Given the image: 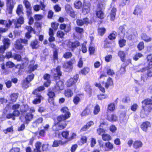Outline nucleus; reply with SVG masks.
Wrapping results in <instances>:
<instances>
[{"label": "nucleus", "instance_id": "f257e3e1", "mask_svg": "<svg viewBox=\"0 0 152 152\" xmlns=\"http://www.w3.org/2000/svg\"><path fill=\"white\" fill-rule=\"evenodd\" d=\"M60 111L64 114H61L56 117L57 122L54 123L52 128L53 130L55 132L64 129L67 125L66 120L71 116V113L67 107H63Z\"/></svg>", "mask_w": 152, "mask_h": 152}, {"label": "nucleus", "instance_id": "f03ea898", "mask_svg": "<svg viewBox=\"0 0 152 152\" xmlns=\"http://www.w3.org/2000/svg\"><path fill=\"white\" fill-rule=\"evenodd\" d=\"M23 9L21 4H18L17 7L16 12V14L19 16L17 20L12 19V20H9V23H7L6 27L9 28L10 27L12 23H13L15 28H18L20 27L21 25L24 22V18L23 16L24 14Z\"/></svg>", "mask_w": 152, "mask_h": 152}, {"label": "nucleus", "instance_id": "7ed1b4c3", "mask_svg": "<svg viewBox=\"0 0 152 152\" xmlns=\"http://www.w3.org/2000/svg\"><path fill=\"white\" fill-rule=\"evenodd\" d=\"M142 105V107L143 110L140 112L141 115L147 116L152 112V96L151 99L147 98L141 102Z\"/></svg>", "mask_w": 152, "mask_h": 152}, {"label": "nucleus", "instance_id": "20e7f679", "mask_svg": "<svg viewBox=\"0 0 152 152\" xmlns=\"http://www.w3.org/2000/svg\"><path fill=\"white\" fill-rule=\"evenodd\" d=\"M16 0H5L6 10L10 14L12 13L13 10L16 4Z\"/></svg>", "mask_w": 152, "mask_h": 152}, {"label": "nucleus", "instance_id": "39448f33", "mask_svg": "<svg viewBox=\"0 0 152 152\" xmlns=\"http://www.w3.org/2000/svg\"><path fill=\"white\" fill-rule=\"evenodd\" d=\"M79 78V75L76 74L74 75L72 77H71L66 81V86L67 87H70L72 86H75V88H76V83Z\"/></svg>", "mask_w": 152, "mask_h": 152}, {"label": "nucleus", "instance_id": "423d86ee", "mask_svg": "<svg viewBox=\"0 0 152 152\" xmlns=\"http://www.w3.org/2000/svg\"><path fill=\"white\" fill-rule=\"evenodd\" d=\"M34 77V75L33 74L28 75L25 79L23 80L22 83V87L25 88H28L30 83L33 79Z\"/></svg>", "mask_w": 152, "mask_h": 152}, {"label": "nucleus", "instance_id": "0eeeda50", "mask_svg": "<svg viewBox=\"0 0 152 152\" xmlns=\"http://www.w3.org/2000/svg\"><path fill=\"white\" fill-rule=\"evenodd\" d=\"M64 82L59 80L57 82L56 85L52 88V90L55 92L60 91L64 88Z\"/></svg>", "mask_w": 152, "mask_h": 152}, {"label": "nucleus", "instance_id": "6e6552de", "mask_svg": "<svg viewBox=\"0 0 152 152\" xmlns=\"http://www.w3.org/2000/svg\"><path fill=\"white\" fill-rule=\"evenodd\" d=\"M76 62L75 58H71L69 61L64 62L63 64V67L66 69H72L73 68V65Z\"/></svg>", "mask_w": 152, "mask_h": 152}, {"label": "nucleus", "instance_id": "1a4fd4ad", "mask_svg": "<svg viewBox=\"0 0 152 152\" xmlns=\"http://www.w3.org/2000/svg\"><path fill=\"white\" fill-rule=\"evenodd\" d=\"M91 5L89 2H83L82 8V12L84 15H86L89 13L90 10Z\"/></svg>", "mask_w": 152, "mask_h": 152}, {"label": "nucleus", "instance_id": "9d476101", "mask_svg": "<svg viewBox=\"0 0 152 152\" xmlns=\"http://www.w3.org/2000/svg\"><path fill=\"white\" fill-rule=\"evenodd\" d=\"M55 92L50 89L48 90L47 95L48 96V102L50 103L53 104L54 103L55 98L56 97Z\"/></svg>", "mask_w": 152, "mask_h": 152}, {"label": "nucleus", "instance_id": "9b49d317", "mask_svg": "<svg viewBox=\"0 0 152 152\" xmlns=\"http://www.w3.org/2000/svg\"><path fill=\"white\" fill-rule=\"evenodd\" d=\"M118 54L120 57L121 61L124 62H126L128 65L129 63H131V60L130 59H128L126 61V55L125 52L123 51L119 50L118 52Z\"/></svg>", "mask_w": 152, "mask_h": 152}, {"label": "nucleus", "instance_id": "f8f14e48", "mask_svg": "<svg viewBox=\"0 0 152 152\" xmlns=\"http://www.w3.org/2000/svg\"><path fill=\"white\" fill-rule=\"evenodd\" d=\"M69 134H58V136L59 138L63 140L65 139L68 141H70L76 137L77 136L76 134H72L70 137H69Z\"/></svg>", "mask_w": 152, "mask_h": 152}, {"label": "nucleus", "instance_id": "ddd939ff", "mask_svg": "<svg viewBox=\"0 0 152 152\" xmlns=\"http://www.w3.org/2000/svg\"><path fill=\"white\" fill-rule=\"evenodd\" d=\"M68 44V47L71 49V50L74 51L76 48L80 46V43L78 41L76 40L74 42L69 41Z\"/></svg>", "mask_w": 152, "mask_h": 152}, {"label": "nucleus", "instance_id": "4468645a", "mask_svg": "<svg viewBox=\"0 0 152 152\" xmlns=\"http://www.w3.org/2000/svg\"><path fill=\"white\" fill-rule=\"evenodd\" d=\"M35 95L32 103L34 104H40L44 98L40 93H37V94H33Z\"/></svg>", "mask_w": 152, "mask_h": 152}, {"label": "nucleus", "instance_id": "2eb2a0df", "mask_svg": "<svg viewBox=\"0 0 152 152\" xmlns=\"http://www.w3.org/2000/svg\"><path fill=\"white\" fill-rule=\"evenodd\" d=\"M2 41L3 45H1L0 47L5 50L9 48L10 45V39L9 38H4Z\"/></svg>", "mask_w": 152, "mask_h": 152}, {"label": "nucleus", "instance_id": "dca6fc26", "mask_svg": "<svg viewBox=\"0 0 152 152\" xmlns=\"http://www.w3.org/2000/svg\"><path fill=\"white\" fill-rule=\"evenodd\" d=\"M51 76L48 73L45 74L43 76V79L46 81V82H44L43 84L44 86L46 87H49L51 83L50 80Z\"/></svg>", "mask_w": 152, "mask_h": 152}, {"label": "nucleus", "instance_id": "f3484780", "mask_svg": "<svg viewBox=\"0 0 152 152\" xmlns=\"http://www.w3.org/2000/svg\"><path fill=\"white\" fill-rule=\"evenodd\" d=\"M77 26H81L84 24L87 25L89 23V19L87 18H84L83 19H77L76 21Z\"/></svg>", "mask_w": 152, "mask_h": 152}, {"label": "nucleus", "instance_id": "a211bd4d", "mask_svg": "<svg viewBox=\"0 0 152 152\" xmlns=\"http://www.w3.org/2000/svg\"><path fill=\"white\" fill-rule=\"evenodd\" d=\"M83 94H78L75 95L73 97V102L75 105H77L81 101L83 97Z\"/></svg>", "mask_w": 152, "mask_h": 152}, {"label": "nucleus", "instance_id": "6ab92c4d", "mask_svg": "<svg viewBox=\"0 0 152 152\" xmlns=\"http://www.w3.org/2000/svg\"><path fill=\"white\" fill-rule=\"evenodd\" d=\"M92 113V110L89 105H87L80 113L82 117L86 116L91 115Z\"/></svg>", "mask_w": 152, "mask_h": 152}, {"label": "nucleus", "instance_id": "aec40b11", "mask_svg": "<svg viewBox=\"0 0 152 152\" xmlns=\"http://www.w3.org/2000/svg\"><path fill=\"white\" fill-rule=\"evenodd\" d=\"M61 67L60 66H57L56 69H54V70L56 71V74H54L53 75L54 78L55 80L57 79H59L60 76L62 75V72L61 71Z\"/></svg>", "mask_w": 152, "mask_h": 152}, {"label": "nucleus", "instance_id": "412c9836", "mask_svg": "<svg viewBox=\"0 0 152 152\" xmlns=\"http://www.w3.org/2000/svg\"><path fill=\"white\" fill-rule=\"evenodd\" d=\"M102 84H104V87L106 89H108L110 86H114V83L113 79L109 77L107 79L106 82L104 81L102 82Z\"/></svg>", "mask_w": 152, "mask_h": 152}, {"label": "nucleus", "instance_id": "4be33fe9", "mask_svg": "<svg viewBox=\"0 0 152 152\" xmlns=\"http://www.w3.org/2000/svg\"><path fill=\"white\" fill-rule=\"evenodd\" d=\"M20 112L19 110H14L12 113H8L6 115V118L10 119L12 118V120H14L15 119V117H18L20 115Z\"/></svg>", "mask_w": 152, "mask_h": 152}, {"label": "nucleus", "instance_id": "5701e85b", "mask_svg": "<svg viewBox=\"0 0 152 152\" xmlns=\"http://www.w3.org/2000/svg\"><path fill=\"white\" fill-rule=\"evenodd\" d=\"M94 124V123L92 121H90L87 122L86 124L83 126L80 130L81 132L87 131L89 128Z\"/></svg>", "mask_w": 152, "mask_h": 152}, {"label": "nucleus", "instance_id": "b1692460", "mask_svg": "<svg viewBox=\"0 0 152 152\" xmlns=\"http://www.w3.org/2000/svg\"><path fill=\"white\" fill-rule=\"evenodd\" d=\"M15 48L18 50H19L20 53L22 54L23 52H24L25 48L17 40L16 41L15 43Z\"/></svg>", "mask_w": 152, "mask_h": 152}, {"label": "nucleus", "instance_id": "393cba45", "mask_svg": "<svg viewBox=\"0 0 152 152\" xmlns=\"http://www.w3.org/2000/svg\"><path fill=\"white\" fill-rule=\"evenodd\" d=\"M39 43L37 39H35L31 42L30 46L32 49H37L40 46Z\"/></svg>", "mask_w": 152, "mask_h": 152}, {"label": "nucleus", "instance_id": "a878e982", "mask_svg": "<svg viewBox=\"0 0 152 152\" xmlns=\"http://www.w3.org/2000/svg\"><path fill=\"white\" fill-rule=\"evenodd\" d=\"M151 125L150 123L148 121H145L142 123L140 125L141 129L145 132H146L149 127H151Z\"/></svg>", "mask_w": 152, "mask_h": 152}, {"label": "nucleus", "instance_id": "bb28decb", "mask_svg": "<svg viewBox=\"0 0 152 152\" xmlns=\"http://www.w3.org/2000/svg\"><path fill=\"white\" fill-rule=\"evenodd\" d=\"M90 68L88 66H86L81 69L79 71V73L81 75L86 76L90 72Z\"/></svg>", "mask_w": 152, "mask_h": 152}, {"label": "nucleus", "instance_id": "cd10ccee", "mask_svg": "<svg viewBox=\"0 0 152 152\" xmlns=\"http://www.w3.org/2000/svg\"><path fill=\"white\" fill-rule=\"evenodd\" d=\"M60 29L61 30H64V32L66 33H68L71 30V27L70 25L66 26L65 23H62L60 24Z\"/></svg>", "mask_w": 152, "mask_h": 152}, {"label": "nucleus", "instance_id": "c85d7f7f", "mask_svg": "<svg viewBox=\"0 0 152 152\" xmlns=\"http://www.w3.org/2000/svg\"><path fill=\"white\" fill-rule=\"evenodd\" d=\"M147 61V69L152 68V54L148 55L146 57Z\"/></svg>", "mask_w": 152, "mask_h": 152}, {"label": "nucleus", "instance_id": "c756f323", "mask_svg": "<svg viewBox=\"0 0 152 152\" xmlns=\"http://www.w3.org/2000/svg\"><path fill=\"white\" fill-rule=\"evenodd\" d=\"M107 119L111 122H114L118 120V116L114 114L113 113L110 115H107Z\"/></svg>", "mask_w": 152, "mask_h": 152}, {"label": "nucleus", "instance_id": "7c9ffc66", "mask_svg": "<svg viewBox=\"0 0 152 152\" xmlns=\"http://www.w3.org/2000/svg\"><path fill=\"white\" fill-rule=\"evenodd\" d=\"M141 39L146 42H151L152 40L151 37H149L146 33H143L141 35Z\"/></svg>", "mask_w": 152, "mask_h": 152}, {"label": "nucleus", "instance_id": "2f4dec72", "mask_svg": "<svg viewBox=\"0 0 152 152\" xmlns=\"http://www.w3.org/2000/svg\"><path fill=\"white\" fill-rule=\"evenodd\" d=\"M143 144L142 142L139 140L135 141L133 144V148L135 149H137L142 147Z\"/></svg>", "mask_w": 152, "mask_h": 152}, {"label": "nucleus", "instance_id": "473e14b6", "mask_svg": "<svg viewBox=\"0 0 152 152\" xmlns=\"http://www.w3.org/2000/svg\"><path fill=\"white\" fill-rule=\"evenodd\" d=\"M105 151H109L113 149L114 148L113 144L109 141L105 143Z\"/></svg>", "mask_w": 152, "mask_h": 152}, {"label": "nucleus", "instance_id": "72a5a7b5", "mask_svg": "<svg viewBox=\"0 0 152 152\" xmlns=\"http://www.w3.org/2000/svg\"><path fill=\"white\" fill-rule=\"evenodd\" d=\"M116 11L117 9L115 7L112 8L110 13V18L111 21H113L115 19Z\"/></svg>", "mask_w": 152, "mask_h": 152}, {"label": "nucleus", "instance_id": "f704fd0d", "mask_svg": "<svg viewBox=\"0 0 152 152\" xmlns=\"http://www.w3.org/2000/svg\"><path fill=\"white\" fill-rule=\"evenodd\" d=\"M96 16L100 19H103L104 17V14L102 10H98L96 9L95 11Z\"/></svg>", "mask_w": 152, "mask_h": 152}, {"label": "nucleus", "instance_id": "c9c22d12", "mask_svg": "<svg viewBox=\"0 0 152 152\" xmlns=\"http://www.w3.org/2000/svg\"><path fill=\"white\" fill-rule=\"evenodd\" d=\"M142 10L139 6H137L135 7V8L133 12V14L135 15H137V16L138 15H141L142 17Z\"/></svg>", "mask_w": 152, "mask_h": 152}, {"label": "nucleus", "instance_id": "e433bc0d", "mask_svg": "<svg viewBox=\"0 0 152 152\" xmlns=\"http://www.w3.org/2000/svg\"><path fill=\"white\" fill-rule=\"evenodd\" d=\"M34 115L30 113H27L25 116V122L26 123H28L33 118Z\"/></svg>", "mask_w": 152, "mask_h": 152}, {"label": "nucleus", "instance_id": "4c0bfd02", "mask_svg": "<svg viewBox=\"0 0 152 152\" xmlns=\"http://www.w3.org/2000/svg\"><path fill=\"white\" fill-rule=\"evenodd\" d=\"M87 138L86 136H82L81 137L80 140L77 142V143L80 146H82L87 142Z\"/></svg>", "mask_w": 152, "mask_h": 152}, {"label": "nucleus", "instance_id": "58836bf2", "mask_svg": "<svg viewBox=\"0 0 152 152\" xmlns=\"http://www.w3.org/2000/svg\"><path fill=\"white\" fill-rule=\"evenodd\" d=\"M64 94L66 97L69 98L73 96V93L71 89H67L65 90Z\"/></svg>", "mask_w": 152, "mask_h": 152}, {"label": "nucleus", "instance_id": "ea45409f", "mask_svg": "<svg viewBox=\"0 0 152 152\" xmlns=\"http://www.w3.org/2000/svg\"><path fill=\"white\" fill-rule=\"evenodd\" d=\"M66 141L63 142L61 140H55L53 142L52 146L53 147H57L60 145H62L66 142Z\"/></svg>", "mask_w": 152, "mask_h": 152}, {"label": "nucleus", "instance_id": "a19ab883", "mask_svg": "<svg viewBox=\"0 0 152 152\" xmlns=\"http://www.w3.org/2000/svg\"><path fill=\"white\" fill-rule=\"evenodd\" d=\"M45 89V88L44 86H41L34 90L33 91L32 94H37V93H39V92L42 91Z\"/></svg>", "mask_w": 152, "mask_h": 152}, {"label": "nucleus", "instance_id": "79ce46f5", "mask_svg": "<svg viewBox=\"0 0 152 152\" xmlns=\"http://www.w3.org/2000/svg\"><path fill=\"white\" fill-rule=\"evenodd\" d=\"M18 96V93H12L10 96V101L12 102H15L17 99Z\"/></svg>", "mask_w": 152, "mask_h": 152}, {"label": "nucleus", "instance_id": "37998d69", "mask_svg": "<svg viewBox=\"0 0 152 152\" xmlns=\"http://www.w3.org/2000/svg\"><path fill=\"white\" fill-rule=\"evenodd\" d=\"M43 119L42 117H39L34 121L33 123L34 126H37L39 124L42 123Z\"/></svg>", "mask_w": 152, "mask_h": 152}, {"label": "nucleus", "instance_id": "c03bdc74", "mask_svg": "<svg viewBox=\"0 0 152 152\" xmlns=\"http://www.w3.org/2000/svg\"><path fill=\"white\" fill-rule=\"evenodd\" d=\"M106 29L104 27L99 28L97 29L98 34L101 36H103L105 33Z\"/></svg>", "mask_w": 152, "mask_h": 152}, {"label": "nucleus", "instance_id": "a18cd8bd", "mask_svg": "<svg viewBox=\"0 0 152 152\" xmlns=\"http://www.w3.org/2000/svg\"><path fill=\"white\" fill-rule=\"evenodd\" d=\"M115 103L112 102L109 104L107 108V111L113 112L115 110Z\"/></svg>", "mask_w": 152, "mask_h": 152}, {"label": "nucleus", "instance_id": "49530a36", "mask_svg": "<svg viewBox=\"0 0 152 152\" xmlns=\"http://www.w3.org/2000/svg\"><path fill=\"white\" fill-rule=\"evenodd\" d=\"M75 7L77 9H80L82 6V2L80 0H76L74 3Z\"/></svg>", "mask_w": 152, "mask_h": 152}, {"label": "nucleus", "instance_id": "de8ad7c7", "mask_svg": "<svg viewBox=\"0 0 152 152\" xmlns=\"http://www.w3.org/2000/svg\"><path fill=\"white\" fill-rule=\"evenodd\" d=\"M41 145V142H37L35 144V148L34 149V152H41L40 148Z\"/></svg>", "mask_w": 152, "mask_h": 152}, {"label": "nucleus", "instance_id": "09e8293b", "mask_svg": "<svg viewBox=\"0 0 152 152\" xmlns=\"http://www.w3.org/2000/svg\"><path fill=\"white\" fill-rule=\"evenodd\" d=\"M49 125L48 124H46L43 127V129H42L41 127L40 128L39 133H45L48 130L49 128Z\"/></svg>", "mask_w": 152, "mask_h": 152}, {"label": "nucleus", "instance_id": "8fccbe9b", "mask_svg": "<svg viewBox=\"0 0 152 152\" xmlns=\"http://www.w3.org/2000/svg\"><path fill=\"white\" fill-rule=\"evenodd\" d=\"M102 139L104 141H109L111 140V137L108 134H102Z\"/></svg>", "mask_w": 152, "mask_h": 152}, {"label": "nucleus", "instance_id": "3c124183", "mask_svg": "<svg viewBox=\"0 0 152 152\" xmlns=\"http://www.w3.org/2000/svg\"><path fill=\"white\" fill-rule=\"evenodd\" d=\"M100 111V106L98 104H96L94 107L93 114L94 115H97Z\"/></svg>", "mask_w": 152, "mask_h": 152}, {"label": "nucleus", "instance_id": "603ef678", "mask_svg": "<svg viewBox=\"0 0 152 152\" xmlns=\"http://www.w3.org/2000/svg\"><path fill=\"white\" fill-rule=\"evenodd\" d=\"M43 15L41 14H36L34 15V18L36 21H39L43 18Z\"/></svg>", "mask_w": 152, "mask_h": 152}, {"label": "nucleus", "instance_id": "864d4df0", "mask_svg": "<svg viewBox=\"0 0 152 152\" xmlns=\"http://www.w3.org/2000/svg\"><path fill=\"white\" fill-rule=\"evenodd\" d=\"M111 42L109 41L107 38L105 39L104 41V48H111Z\"/></svg>", "mask_w": 152, "mask_h": 152}, {"label": "nucleus", "instance_id": "5fc2aeb1", "mask_svg": "<svg viewBox=\"0 0 152 152\" xmlns=\"http://www.w3.org/2000/svg\"><path fill=\"white\" fill-rule=\"evenodd\" d=\"M85 90L89 94H91L92 93V89L91 86L88 84L85 85Z\"/></svg>", "mask_w": 152, "mask_h": 152}, {"label": "nucleus", "instance_id": "6e6d98bb", "mask_svg": "<svg viewBox=\"0 0 152 152\" xmlns=\"http://www.w3.org/2000/svg\"><path fill=\"white\" fill-rule=\"evenodd\" d=\"M58 49H56L53 50V60L54 61L58 60Z\"/></svg>", "mask_w": 152, "mask_h": 152}, {"label": "nucleus", "instance_id": "4d7b16f0", "mask_svg": "<svg viewBox=\"0 0 152 152\" xmlns=\"http://www.w3.org/2000/svg\"><path fill=\"white\" fill-rule=\"evenodd\" d=\"M87 43V41H84L81 45V50L83 53H85L87 52V48L86 46Z\"/></svg>", "mask_w": 152, "mask_h": 152}, {"label": "nucleus", "instance_id": "13d9d810", "mask_svg": "<svg viewBox=\"0 0 152 152\" xmlns=\"http://www.w3.org/2000/svg\"><path fill=\"white\" fill-rule=\"evenodd\" d=\"M95 86L97 87L99 90L101 91L102 93H104L105 92V90L104 88L103 87L101 83H96L95 84Z\"/></svg>", "mask_w": 152, "mask_h": 152}, {"label": "nucleus", "instance_id": "bf43d9fd", "mask_svg": "<svg viewBox=\"0 0 152 152\" xmlns=\"http://www.w3.org/2000/svg\"><path fill=\"white\" fill-rule=\"evenodd\" d=\"M106 73L107 75L112 76L115 75L114 71L110 67L107 69Z\"/></svg>", "mask_w": 152, "mask_h": 152}, {"label": "nucleus", "instance_id": "052dcab7", "mask_svg": "<svg viewBox=\"0 0 152 152\" xmlns=\"http://www.w3.org/2000/svg\"><path fill=\"white\" fill-rule=\"evenodd\" d=\"M126 40L124 39H121L118 41V44L120 48H122L126 45Z\"/></svg>", "mask_w": 152, "mask_h": 152}, {"label": "nucleus", "instance_id": "680f3d73", "mask_svg": "<svg viewBox=\"0 0 152 152\" xmlns=\"http://www.w3.org/2000/svg\"><path fill=\"white\" fill-rule=\"evenodd\" d=\"M143 56V54L140 53H137L133 57V59L134 60L137 61L140 58Z\"/></svg>", "mask_w": 152, "mask_h": 152}, {"label": "nucleus", "instance_id": "e2e57ef3", "mask_svg": "<svg viewBox=\"0 0 152 152\" xmlns=\"http://www.w3.org/2000/svg\"><path fill=\"white\" fill-rule=\"evenodd\" d=\"M89 53L90 55H93L95 52V48L94 47L90 46L88 48Z\"/></svg>", "mask_w": 152, "mask_h": 152}, {"label": "nucleus", "instance_id": "0e129e2a", "mask_svg": "<svg viewBox=\"0 0 152 152\" xmlns=\"http://www.w3.org/2000/svg\"><path fill=\"white\" fill-rule=\"evenodd\" d=\"M6 66L9 68H12L15 66V64L12 61H8L6 63Z\"/></svg>", "mask_w": 152, "mask_h": 152}, {"label": "nucleus", "instance_id": "69168bd1", "mask_svg": "<svg viewBox=\"0 0 152 152\" xmlns=\"http://www.w3.org/2000/svg\"><path fill=\"white\" fill-rule=\"evenodd\" d=\"M72 56L71 52H66L63 54V57L66 59H68L71 58Z\"/></svg>", "mask_w": 152, "mask_h": 152}, {"label": "nucleus", "instance_id": "338daca9", "mask_svg": "<svg viewBox=\"0 0 152 152\" xmlns=\"http://www.w3.org/2000/svg\"><path fill=\"white\" fill-rule=\"evenodd\" d=\"M13 58L18 61H20L22 60V57L21 55L19 54L15 53L13 57Z\"/></svg>", "mask_w": 152, "mask_h": 152}, {"label": "nucleus", "instance_id": "774afa93", "mask_svg": "<svg viewBox=\"0 0 152 152\" xmlns=\"http://www.w3.org/2000/svg\"><path fill=\"white\" fill-rule=\"evenodd\" d=\"M137 47L139 51H141L145 47L143 42L141 41L139 42L137 45Z\"/></svg>", "mask_w": 152, "mask_h": 152}]
</instances>
